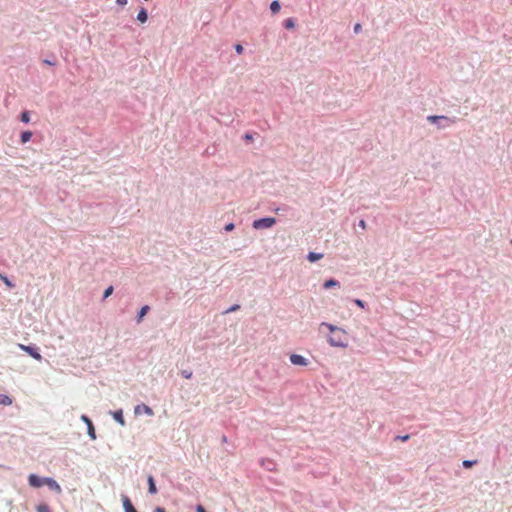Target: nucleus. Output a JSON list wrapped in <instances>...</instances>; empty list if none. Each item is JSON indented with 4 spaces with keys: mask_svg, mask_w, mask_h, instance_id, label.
Masks as SVG:
<instances>
[{
    "mask_svg": "<svg viewBox=\"0 0 512 512\" xmlns=\"http://www.w3.org/2000/svg\"><path fill=\"white\" fill-rule=\"evenodd\" d=\"M290 362L293 365H298V366H307L308 365V360L305 357H303L302 355H299V354H291L290 355Z\"/></svg>",
    "mask_w": 512,
    "mask_h": 512,
    "instance_id": "5",
    "label": "nucleus"
},
{
    "mask_svg": "<svg viewBox=\"0 0 512 512\" xmlns=\"http://www.w3.org/2000/svg\"><path fill=\"white\" fill-rule=\"evenodd\" d=\"M112 293H113V287H112V286H109V287L104 291V295H103V297H104V298H108Z\"/></svg>",
    "mask_w": 512,
    "mask_h": 512,
    "instance_id": "18",
    "label": "nucleus"
},
{
    "mask_svg": "<svg viewBox=\"0 0 512 512\" xmlns=\"http://www.w3.org/2000/svg\"><path fill=\"white\" fill-rule=\"evenodd\" d=\"M238 308H239V305H234V306L230 307L229 309H227L224 313L227 314V313L236 311Z\"/></svg>",
    "mask_w": 512,
    "mask_h": 512,
    "instance_id": "22",
    "label": "nucleus"
},
{
    "mask_svg": "<svg viewBox=\"0 0 512 512\" xmlns=\"http://www.w3.org/2000/svg\"><path fill=\"white\" fill-rule=\"evenodd\" d=\"M276 223L274 217H264L258 219V229H267L272 227Z\"/></svg>",
    "mask_w": 512,
    "mask_h": 512,
    "instance_id": "3",
    "label": "nucleus"
},
{
    "mask_svg": "<svg viewBox=\"0 0 512 512\" xmlns=\"http://www.w3.org/2000/svg\"><path fill=\"white\" fill-rule=\"evenodd\" d=\"M396 439H399L401 441H406L409 439V435H405V436H397Z\"/></svg>",
    "mask_w": 512,
    "mask_h": 512,
    "instance_id": "26",
    "label": "nucleus"
},
{
    "mask_svg": "<svg viewBox=\"0 0 512 512\" xmlns=\"http://www.w3.org/2000/svg\"><path fill=\"white\" fill-rule=\"evenodd\" d=\"M21 121L25 122V123H28L30 121V116L27 111H25L21 114Z\"/></svg>",
    "mask_w": 512,
    "mask_h": 512,
    "instance_id": "17",
    "label": "nucleus"
},
{
    "mask_svg": "<svg viewBox=\"0 0 512 512\" xmlns=\"http://www.w3.org/2000/svg\"><path fill=\"white\" fill-rule=\"evenodd\" d=\"M148 310H149V306H147V305L143 306L140 309V311L138 313V319H137L138 322H140L142 320V318L147 314Z\"/></svg>",
    "mask_w": 512,
    "mask_h": 512,
    "instance_id": "12",
    "label": "nucleus"
},
{
    "mask_svg": "<svg viewBox=\"0 0 512 512\" xmlns=\"http://www.w3.org/2000/svg\"><path fill=\"white\" fill-rule=\"evenodd\" d=\"M476 463H477V461H476V460H473V461H471V460H464V461H463V466H464L465 468H471V467H472L474 464H476Z\"/></svg>",
    "mask_w": 512,
    "mask_h": 512,
    "instance_id": "16",
    "label": "nucleus"
},
{
    "mask_svg": "<svg viewBox=\"0 0 512 512\" xmlns=\"http://www.w3.org/2000/svg\"><path fill=\"white\" fill-rule=\"evenodd\" d=\"M116 2L121 6H125L127 4V0H116Z\"/></svg>",
    "mask_w": 512,
    "mask_h": 512,
    "instance_id": "27",
    "label": "nucleus"
},
{
    "mask_svg": "<svg viewBox=\"0 0 512 512\" xmlns=\"http://www.w3.org/2000/svg\"><path fill=\"white\" fill-rule=\"evenodd\" d=\"M147 12L145 9H141L137 15V19L138 21H140L141 23H145L147 21Z\"/></svg>",
    "mask_w": 512,
    "mask_h": 512,
    "instance_id": "10",
    "label": "nucleus"
},
{
    "mask_svg": "<svg viewBox=\"0 0 512 512\" xmlns=\"http://www.w3.org/2000/svg\"><path fill=\"white\" fill-rule=\"evenodd\" d=\"M283 25L286 29H292L295 27V21L293 18H288L284 21Z\"/></svg>",
    "mask_w": 512,
    "mask_h": 512,
    "instance_id": "13",
    "label": "nucleus"
},
{
    "mask_svg": "<svg viewBox=\"0 0 512 512\" xmlns=\"http://www.w3.org/2000/svg\"><path fill=\"white\" fill-rule=\"evenodd\" d=\"M44 63H45V64H48V65H54V63H53V62H51V61H49V60H44Z\"/></svg>",
    "mask_w": 512,
    "mask_h": 512,
    "instance_id": "29",
    "label": "nucleus"
},
{
    "mask_svg": "<svg viewBox=\"0 0 512 512\" xmlns=\"http://www.w3.org/2000/svg\"><path fill=\"white\" fill-rule=\"evenodd\" d=\"M182 376L186 379H190L192 377V372L191 371H186V370H183L181 372Z\"/></svg>",
    "mask_w": 512,
    "mask_h": 512,
    "instance_id": "21",
    "label": "nucleus"
},
{
    "mask_svg": "<svg viewBox=\"0 0 512 512\" xmlns=\"http://www.w3.org/2000/svg\"><path fill=\"white\" fill-rule=\"evenodd\" d=\"M358 226L361 227L362 229H366V222L365 220L361 219L358 223Z\"/></svg>",
    "mask_w": 512,
    "mask_h": 512,
    "instance_id": "24",
    "label": "nucleus"
},
{
    "mask_svg": "<svg viewBox=\"0 0 512 512\" xmlns=\"http://www.w3.org/2000/svg\"><path fill=\"white\" fill-rule=\"evenodd\" d=\"M427 121L435 124L438 129H445L455 123L454 119H451L444 115H430L427 117Z\"/></svg>",
    "mask_w": 512,
    "mask_h": 512,
    "instance_id": "2",
    "label": "nucleus"
},
{
    "mask_svg": "<svg viewBox=\"0 0 512 512\" xmlns=\"http://www.w3.org/2000/svg\"><path fill=\"white\" fill-rule=\"evenodd\" d=\"M235 50L237 51V53L241 54V53H242V51H243V47H242V45L237 44V45L235 46Z\"/></svg>",
    "mask_w": 512,
    "mask_h": 512,
    "instance_id": "25",
    "label": "nucleus"
},
{
    "mask_svg": "<svg viewBox=\"0 0 512 512\" xmlns=\"http://www.w3.org/2000/svg\"><path fill=\"white\" fill-rule=\"evenodd\" d=\"M19 348L21 350L27 352L31 357H33L34 359H36L38 361H40L42 359L41 354L37 351L36 348H34L32 346H26V345L20 344Z\"/></svg>",
    "mask_w": 512,
    "mask_h": 512,
    "instance_id": "4",
    "label": "nucleus"
},
{
    "mask_svg": "<svg viewBox=\"0 0 512 512\" xmlns=\"http://www.w3.org/2000/svg\"><path fill=\"white\" fill-rule=\"evenodd\" d=\"M32 137V132L30 131H25L21 134V142L24 144V143H27L28 141H30Z\"/></svg>",
    "mask_w": 512,
    "mask_h": 512,
    "instance_id": "11",
    "label": "nucleus"
},
{
    "mask_svg": "<svg viewBox=\"0 0 512 512\" xmlns=\"http://www.w3.org/2000/svg\"><path fill=\"white\" fill-rule=\"evenodd\" d=\"M353 30H354V33H355V34L360 33V32L362 31V25H361L360 23H356V24L354 25Z\"/></svg>",
    "mask_w": 512,
    "mask_h": 512,
    "instance_id": "19",
    "label": "nucleus"
},
{
    "mask_svg": "<svg viewBox=\"0 0 512 512\" xmlns=\"http://www.w3.org/2000/svg\"><path fill=\"white\" fill-rule=\"evenodd\" d=\"M245 138H246V139H249V140H252V138H253V137H252V135H250V134H246V135H245Z\"/></svg>",
    "mask_w": 512,
    "mask_h": 512,
    "instance_id": "30",
    "label": "nucleus"
},
{
    "mask_svg": "<svg viewBox=\"0 0 512 512\" xmlns=\"http://www.w3.org/2000/svg\"><path fill=\"white\" fill-rule=\"evenodd\" d=\"M322 327H326L331 332L327 341L332 347L346 348L348 346L347 333L344 329L327 322H322L320 328Z\"/></svg>",
    "mask_w": 512,
    "mask_h": 512,
    "instance_id": "1",
    "label": "nucleus"
},
{
    "mask_svg": "<svg viewBox=\"0 0 512 512\" xmlns=\"http://www.w3.org/2000/svg\"><path fill=\"white\" fill-rule=\"evenodd\" d=\"M11 399L6 395H0V404L2 405H9L11 404Z\"/></svg>",
    "mask_w": 512,
    "mask_h": 512,
    "instance_id": "14",
    "label": "nucleus"
},
{
    "mask_svg": "<svg viewBox=\"0 0 512 512\" xmlns=\"http://www.w3.org/2000/svg\"><path fill=\"white\" fill-rule=\"evenodd\" d=\"M0 279L5 283V285L7 287H9V288L14 287L13 283L6 276L0 274Z\"/></svg>",
    "mask_w": 512,
    "mask_h": 512,
    "instance_id": "15",
    "label": "nucleus"
},
{
    "mask_svg": "<svg viewBox=\"0 0 512 512\" xmlns=\"http://www.w3.org/2000/svg\"><path fill=\"white\" fill-rule=\"evenodd\" d=\"M134 413L136 415L151 414L152 410L146 405H138L135 407Z\"/></svg>",
    "mask_w": 512,
    "mask_h": 512,
    "instance_id": "6",
    "label": "nucleus"
},
{
    "mask_svg": "<svg viewBox=\"0 0 512 512\" xmlns=\"http://www.w3.org/2000/svg\"><path fill=\"white\" fill-rule=\"evenodd\" d=\"M281 9V5H280V2L278 0H274L272 1V3L270 4V10L273 14H276L280 11Z\"/></svg>",
    "mask_w": 512,
    "mask_h": 512,
    "instance_id": "9",
    "label": "nucleus"
},
{
    "mask_svg": "<svg viewBox=\"0 0 512 512\" xmlns=\"http://www.w3.org/2000/svg\"><path fill=\"white\" fill-rule=\"evenodd\" d=\"M511 244H512V239H511Z\"/></svg>",
    "mask_w": 512,
    "mask_h": 512,
    "instance_id": "31",
    "label": "nucleus"
},
{
    "mask_svg": "<svg viewBox=\"0 0 512 512\" xmlns=\"http://www.w3.org/2000/svg\"><path fill=\"white\" fill-rule=\"evenodd\" d=\"M323 258V254L322 253H316V252H309L308 255H307V259L310 261V262H316L320 259Z\"/></svg>",
    "mask_w": 512,
    "mask_h": 512,
    "instance_id": "7",
    "label": "nucleus"
},
{
    "mask_svg": "<svg viewBox=\"0 0 512 512\" xmlns=\"http://www.w3.org/2000/svg\"><path fill=\"white\" fill-rule=\"evenodd\" d=\"M354 303L360 308H365V302L361 299H354Z\"/></svg>",
    "mask_w": 512,
    "mask_h": 512,
    "instance_id": "20",
    "label": "nucleus"
},
{
    "mask_svg": "<svg viewBox=\"0 0 512 512\" xmlns=\"http://www.w3.org/2000/svg\"><path fill=\"white\" fill-rule=\"evenodd\" d=\"M234 229V224L229 223L225 226V231H232Z\"/></svg>",
    "mask_w": 512,
    "mask_h": 512,
    "instance_id": "23",
    "label": "nucleus"
},
{
    "mask_svg": "<svg viewBox=\"0 0 512 512\" xmlns=\"http://www.w3.org/2000/svg\"><path fill=\"white\" fill-rule=\"evenodd\" d=\"M335 286L339 287L340 283H339V281H337V280H335L333 278L326 280L324 282V284H323V288H325V289H330V288L335 287Z\"/></svg>",
    "mask_w": 512,
    "mask_h": 512,
    "instance_id": "8",
    "label": "nucleus"
},
{
    "mask_svg": "<svg viewBox=\"0 0 512 512\" xmlns=\"http://www.w3.org/2000/svg\"><path fill=\"white\" fill-rule=\"evenodd\" d=\"M113 416H115V417L122 416V411L120 410V411L114 412Z\"/></svg>",
    "mask_w": 512,
    "mask_h": 512,
    "instance_id": "28",
    "label": "nucleus"
}]
</instances>
